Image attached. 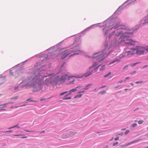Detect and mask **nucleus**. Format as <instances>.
Here are the masks:
<instances>
[{
	"mask_svg": "<svg viewBox=\"0 0 148 148\" xmlns=\"http://www.w3.org/2000/svg\"><path fill=\"white\" fill-rule=\"evenodd\" d=\"M107 22L112 27L110 28V29H113V31L110 33L108 36L110 39L113 35L117 37L115 40L111 42L112 47H116L117 45L125 44L128 45H134V42L131 40H129L127 39L133 34L132 32H124L123 30L130 31L132 29L125 25L121 24V21L118 18H113L112 16H111L107 19L104 21L103 24Z\"/></svg>",
	"mask_w": 148,
	"mask_h": 148,
	"instance_id": "obj_1",
	"label": "nucleus"
},
{
	"mask_svg": "<svg viewBox=\"0 0 148 148\" xmlns=\"http://www.w3.org/2000/svg\"><path fill=\"white\" fill-rule=\"evenodd\" d=\"M44 67L42 66L39 69H34L33 71V75L27 78L25 80L20 83L19 85L22 84H25L23 86V87H32L34 88V92H37L41 90L42 88L43 81L45 78L47 77L46 75L43 76L41 75L45 72V70H42V68Z\"/></svg>",
	"mask_w": 148,
	"mask_h": 148,
	"instance_id": "obj_2",
	"label": "nucleus"
},
{
	"mask_svg": "<svg viewBox=\"0 0 148 148\" xmlns=\"http://www.w3.org/2000/svg\"><path fill=\"white\" fill-rule=\"evenodd\" d=\"M80 38V37H79L77 38L74 42V44H76L75 47L68 49L62 52V56L61 57L62 59H65L70 54L71 55L69 56V57L75 55L81 54L84 53L83 51L78 49L76 48V47L79 45L78 44L76 43V42Z\"/></svg>",
	"mask_w": 148,
	"mask_h": 148,
	"instance_id": "obj_3",
	"label": "nucleus"
},
{
	"mask_svg": "<svg viewBox=\"0 0 148 148\" xmlns=\"http://www.w3.org/2000/svg\"><path fill=\"white\" fill-rule=\"evenodd\" d=\"M109 42L108 41H106L104 44V49L101 52H98L94 53L92 58H96L98 62H101L105 60V56H106L110 53V51L107 54V51L110 48L108 46Z\"/></svg>",
	"mask_w": 148,
	"mask_h": 148,
	"instance_id": "obj_4",
	"label": "nucleus"
},
{
	"mask_svg": "<svg viewBox=\"0 0 148 148\" xmlns=\"http://www.w3.org/2000/svg\"><path fill=\"white\" fill-rule=\"evenodd\" d=\"M134 48H132L131 49V51H126L124 53L120 55L119 56V58H117L112 61V62L110 63L108 65L114 64L116 62H118L121 61V59L122 58L127 56L129 57L131 55H133L135 54V52H134V51H133Z\"/></svg>",
	"mask_w": 148,
	"mask_h": 148,
	"instance_id": "obj_5",
	"label": "nucleus"
},
{
	"mask_svg": "<svg viewBox=\"0 0 148 148\" xmlns=\"http://www.w3.org/2000/svg\"><path fill=\"white\" fill-rule=\"evenodd\" d=\"M133 51L135 52V54L140 56L143 54L145 51L148 52V46L146 47L140 46H136L134 48Z\"/></svg>",
	"mask_w": 148,
	"mask_h": 148,
	"instance_id": "obj_6",
	"label": "nucleus"
},
{
	"mask_svg": "<svg viewBox=\"0 0 148 148\" xmlns=\"http://www.w3.org/2000/svg\"><path fill=\"white\" fill-rule=\"evenodd\" d=\"M147 23H148V15L141 20L139 23L136 26V28L133 31L138 29L142 24L143 25H145Z\"/></svg>",
	"mask_w": 148,
	"mask_h": 148,
	"instance_id": "obj_7",
	"label": "nucleus"
},
{
	"mask_svg": "<svg viewBox=\"0 0 148 148\" xmlns=\"http://www.w3.org/2000/svg\"><path fill=\"white\" fill-rule=\"evenodd\" d=\"M93 73V71H91L90 72H88L81 76H79L78 75L75 76V77L76 78H82L83 77H88L90 76Z\"/></svg>",
	"mask_w": 148,
	"mask_h": 148,
	"instance_id": "obj_8",
	"label": "nucleus"
},
{
	"mask_svg": "<svg viewBox=\"0 0 148 148\" xmlns=\"http://www.w3.org/2000/svg\"><path fill=\"white\" fill-rule=\"evenodd\" d=\"M74 77H75V76H69L67 74H65L62 76L61 80L64 81L67 78L69 80H70Z\"/></svg>",
	"mask_w": 148,
	"mask_h": 148,
	"instance_id": "obj_9",
	"label": "nucleus"
},
{
	"mask_svg": "<svg viewBox=\"0 0 148 148\" xmlns=\"http://www.w3.org/2000/svg\"><path fill=\"white\" fill-rule=\"evenodd\" d=\"M99 24V23H98V24ZM98 24H94L87 27V28L85 29H84V30H83L81 32V34L84 33H85L86 32L88 31L90 29H92L93 27H97L98 26Z\"/></svg>",
	"mask_w": 148,
	"mask_h": 148,
	"instance_id": "obj_10",
	"label": "nucleus"
},
{
	"mask_svg": "<svg viewBox=\"0 0 148 148\" xmlns=\"http://www.w3.org/2000/svg\"><path fill=\"white\" fill-rule=\"evenodd\" d=\"M82 88V86H79L75 88H73L71 89L69 91V94L66 95H65V96H66L69 95L71 94L72 92H75L77 91L78 89L81 88Z\"/></svg>",
	"mask_w": 148,
	"mask_h": 148,
	"instance_id": "obj_11",
	"label": "nucleus"
},
{
	"mask_svg": "<svg viewBox=\"0 0 148 148\" xmlns=\"http://www.w3.org/2000/svg\"><path fill=\"white\" fill-rule=\"evenodd\" d=\"M138 140H135L130 142H129V143L125 144L123 145H121L120 146V148H123V147H125L126 146H128V145L132 144H133L136 142L138 141Z\"/></svg>",
	"mask_w": 148,
	"mask_h": 148,
	"instance_id": "obj_12",
	"label": "nucleus"
},
{
	"mask_svg": "<svg viewBox=\"0 0 148 148\" xmlns=\"http://www.w3.org/2000/svg\"><path fill=\"white\" fill-rule=\"evenodd\" d=\"M98 64L97 62H95L89 68L90 70L92 68H94Z\"/></svg>",
	"mask_w": 148,
	"mask_h": 148,
	"instance_id": "obj_13",
	"label": "nucleus"
},
{
	"mask_svg": "<svg viewBox=\"0 0 148 148\" xmlns=\"http://www.w3.org/2000/svg\"><path fill=\"white\" fill-rule=\"evenodd\" d=\"M101 65H98L96 67L92 70V71H94L95 72H96L98 70V69L99 67Z\"/></svg>",
	"mask_w": 148,
	"mask_h": 148,
	"instance_id": "obj_14",
	"label": "nucleus"
},
{
	"mask_svg": "<svg viewBox=\"0 0 148 148\" xmlns=\"http://www.w3.org/2000/svg\"><path fill=\"white\" fill-rule=\"evenodd\" d=\"M3 78V81L2 82H0V86L2 85V84H3L5 82V77L4 76H1L0 77V78Z\"/></svg>",
	"mask_w": 148,
	"mask_h": 148,
	"instance_id": "obj_15",
	"label": "nucleus"
},
{
	"mask_svg": "<svg viewBox=\"0 0 148 148\" xmlns=\"http://www.w3.org/2000/svg\"><path fill=\"white\" fill-rule=\"evenodd\" d=\"M105 65H103L99 69V70L101 71L103 70L106 69Z\"/></svg>",
	"mask_w": 148,
	"mask_h": 148,
	"instance_id": "obj_16",
	"label": "nucleus"
},
{
	"mask_svg": "<svg viewBox=\"0 0 148 148\" xmlns=\"http://www.w3.org/2000/svg\"><path fill=\"white\" fill-rule=\"evenodd\" d=\"M139 63H140V62H136V63H132L130 64V66H131L132 67H133L135 66L137 64H138Z\"/></svg>",
	"mask_w": 148,
	"mask_h": 148,
	"instance_id": "obj_17",
	"label": "nucleus"
},
{
	"mask_svg": "<svg viewBox=\"0 0 148 148\" xmlns=\"http://www.w3.org/2000/svg\"><path fill=\"white\" fill-rule=\"evenodd\" d=\"M45 81L46 82H50L51 81V77L49 78H46Z\"/></svg>",
	"mask_w": 148,
	"mask_h": 148,
	"instance_id": "obj_18",
	"label": "nucleus"
},
{
	"mask_svg": "<svg viewBox=\"0 0 148 148\" xmlns=\"http://www.w3.org/2000/svg\"><path fill=\"white\" fill-rule=\"evenodd\" d=\"M111 74V72H109V73H108L107 74L105 75L104 76V78H107L109 77V76H110Z\"/></svg>",
	"mask_w": 148,
	"mask_h": 148,
	"instance_id": "obj_19",
	"label": "nucleus"
},
{
	"mask_svg": "<svg viewBox=\"0 0 148 148\" xmlns=\"http://www.w3.org/2000/svg\"><path fill=\"white\" fill-rule=\"evenodd\" d=\"M82 95L81 94L77 95L74 98H80L81 97V96H82Z\"/></svg>",
	"mask_w": 148,
	"mask_h": 148,
	"instance_id": "obj_20",
	"label": "nucleus"
},
{
	"mask_svg": "<svg viewBox=\"0 0 148 148\" xmlns=\"http://www.w3.org/2000/svg\"><path fill=\"white\" fill-rule=\"evenodd\" d=\"M10 103H12V102H10L9 103H5V104H2V105H0V106H3V108L4 107H6V105Z\"/></svg>",
	"mask_w": 148,
	"mask_h": 148,
	"instance_id": "obj_21",
	"label": "nucleus"
},
{
	"mask_svg": "<svg viewBox=\"0 0 148 148\" xmlns=\"http://www.w3.org/2000/svg\"><path fill=\"white\" fill-rule=\"evenodd\" d=\"M18 98V96H17L14 97H12L10 98V99L11 100L14 99V100H17Z\"/></svg>",
	"mask_w": 148,
	"mask_h": 148,
	"instance_id": "obj_22",
	"label": "nucleus"
},
{
	"mask_svg": "<svg viewBox=\"0 0 148 148\" xmlns=\"http://www.w3.org/2000/svg\"><path fill=\"white\" fill-rule=\"evenodd\" d=\"M92 84H88V85H86V86H85V87L84 88V90H87L89 88H88V86H90Z\"/></svg>",
	"mask_w": 148,
	"mask_h": 148,
	"instance_id": "obj_23",
	"label": "nucleus"
},
{
	"mask_svg": "<svg viewBox=\"0 0 148 148\" xmlns=\"http://www.w3.org/2000/svg\"><path fill=\"white\" fill-rule=\"evenodd\" d=\"M59 73H57L56 74L55 73H51L50 74H49L48 75V76H55L56 74H58Z\"/></svg>",
	"mask_w": 148,
	"mask_h": 148,
	"instance_id": "obj_24",
	"label": "nucleus"
},
{
	"mask_svg": "<svg viewBox=\"0 0 148 148\" xmlns=\"http://www.w3.org/2000/svg\"><path fill=\"white\" fill-rule=\"evenodd\" d=\"M109 31V29H106L104 32V35L105 36H106L107 34L108 33Z\"/></svg>",
	"mask_w": 148,
	"mask_h": 148,
	"instance_id": "obj_25",
	"label": "nucleus"
},
{
	"mask_svg": "<svg viewBox=\"0 0 148 148\" xmlns=\"http://www.w3.org/2000/svg\"><path fill=\"white\" fill-rule=\"evenodd\" d=\"M106 93V92L105 90H103L102 91H100L99 92V94H103Z\"/></svg>",
	"mask_w": 148,
	"mask_h": 148,
	"instance_id": "obj_26",
	"label": "nucleus"
},
{
	"mask_svg": "<svg viewBox=\"0 0 148 148\" xmlns=\"http://www.w3.org/2000/svg\"><path fill=\"white\" fill-rule=\"evenodd\" d=\"M71 99V97H65L63 98V100H68V99Z\"/></svg>",
	"mask_w": 148,
	"mask_h": 148,
	"instance_id": "obj_27",
	"label": "nucleus"
},
{
	"mask_svg": "<svg viewBox=\"0 0 148 148\" xmlns=\"http://www.w3.org/2000/svg\"><path fill=\"white\" fill-rule=\"evenodd\" d=\"M67 92H68L67 91L64 92H62V93H60V95H61V96H62V95H64Z\"/></svg>",
	"mask_w": 148,
	"mask_h": 148,
	"instance_id": "obj_28",
	"label": "nucleus"
},
{
	"mask_svg": "<svg viewBox=\"0 0 148 148\" xmlns=\"http://www.w3.org/2000/svg\"><path fill=\"white\" fill-rule=\"evenodd\" d=\"M143 82V81H137L135 82V83L136 84H141Z\"/></svg>",
	"mask_w": 148,
	"mask_h": 148,
	"instance_id": "obj_29",
	"label": "nucleus"
},
{
	"mask_svg": "<svg viewBox=\"0 0 148 148\" xmlns=\"http://www.w3.org/2000/svg\"><path fill=\"white\" fill-rule=\"evenodd\" d=\"M132 127H134L137 125V124L136 123H134L132 124Z\"/></svg>",
	"mask_w": 148,
	"mask_h": 148,
	"instance_id": "obj_30",
	"label": "nucleus"
},
{
	"mask_svg": "<svg viewBox=\"0 0 148 148\" xmlns=\"http://www.w3.org/2000/svg\"><path fill=\"white\" fill-rule=\"evenodd\" d=\"M14 126V128L17 127L18 128H20V127L19 126V125L18 124H17L16 125Z\"/></svg>",
	"mask_w": 148,
	"mask_h": 148,
	"instance_id": "obj_31",
	"label": "nucleus"
},
{
	"mask_svg": "<svg viewBox=\"0 0 148 148\" xmlns=\"http://www.w3.org/2000/svg\"><path fill=\"white\" fill-rule=\"evenodd\" d=\"M128 65H127L125 66L123 68V70H124V69H127V68H128Z\"/></svg>",
	"mask_w": 148,
	"mask_h": 148,
	"instance_id": "obj_32",
	"label": "nucleus"
},
{
	"mask_svg": "<svg viewBox=\"0 0 148 148\" xmlns=\"http://www.w3.org/2000/svg\"><path fill=\"white\" fill-rule=\"evenodd\" d=\"M143 122V120L139 121L138 122V123L139 124H141Z\"/></svg>",
	"mask_w": 148,
	"mask_h": 148,
	"instance_id": "obj_33",
	"label": "nucleus"
},
{
	"mask_svg": "<svg viewBox=\"0 0 148 148\" xmlns=\"http://www.w3.org/2000/svg\"><path fill=\"white\" fill-rule=\"evenodd\" d=\"M66 38L64 40H63L62 41L60 42V43L61 44L64 41H65L66 40L67 38Z\"/></svg>",
	"mask_w": 148,
	"mask_h": 148,
	"instance_id": "obj_34",
	"label": "nucleus"
},
{
	"mask_svg": "<svg viewBox=\"0 0 148 148\" xmlns=\"http://www.w3.org/2000/svg\"><path fill=\"white\" fill-rule=\"evenodd\" d=\"M12 132V130H9V131H6L3 132H4V133H7V132Z\"/></svg>",
	"mask_w": 148,
	"mask_h": 148,
	"instance_id": "obj_35",
	"label": "nucleus"
},
{
	"mask_svg": "<svg viewBox=\"0 0 148 148\" xmlns=\"http://www.w3.org/2000/svg\"><path fill=\"white\" fill-rule=\"evenodd\" d=\"M85 90H84V89H83V90H82L81 91H79L78 92V93H83V92H85Z\"/></svg>",
	"mask_w": 148,
	"mask_h": 148,
	"instance_id": "obj_36",
	"label": "nucleus"
},
{
	"mask_svg": "<svg viewBox=\"0 0 148 148\" xmlns=\"http://www.w3.org/2000/svg\"><path fill=\"white\" fill-rule=\"evenodd\" d=\"M118 144V142H116V143H114L113 144V146H115Z\"/></svg>",
	"mask_w": 148,
	"mask_h": 148,
	"instance_id": "obj_37",
	"label": "nucleus"
},
{
	"mask_svg": "<svg viewBox=\"0 0 148 148\" xmlns=\"http://www.w3.org/2000/svg\"><path fill=\"white\" fill-rule=\"evenodd\" d=\"M19 88V86H16L14 87V90H17L18 89V88Z\"/></svg>",
	"mask_w": 148,
	"mask_h": 148,
	"instance_id": "obj_38",
	"label": "nucleus"
},
{
	"mask_svg": "<svg viewBox=\"0 0 148 148\" xmlns=\"http://www.w3.org/2000/svg\"><path fill=\"white\" fill-rule=\"evenodd\" d=\"M130 132V131L129 130H128L125 132V134L126 135L128 133Z\"/></svg>",
	"mask_w": 148,
	"mask_h": 148,
	"instance_id": "obj_39",
	"label": "nucleus"
},
{
	"mask_svg": "<svg viewBox=\"0 0 148 148\" xmlns=\"http://www.w3.org/2000/svg\"><path fill=\"white\" fill-rule=\"evenodd\" d=\"M108 27V26H104L103 29V31H104V30H105L107 27Z\"/></svg>",
	"mask_w": 148,
	"mask_h": 148,
	"instance_id": "obj_40",
	"label": "nucleus"
},
{
	"mask_svg": "<svg viewBox=\"0 0 148 148\" xmlns=\"http://www.w3.org/2000/svg\"><path fill=\"white\" fill-rule=\"evenodd\" d=\"M123 133H120V134H116V136H117L118 135H120L122 136H123Z\"/></svg>",
	"mask_w": 148,
	"mask_h": 148,
	"instance_id": "obj_41",
	"label": "nucleus"
},
{
	"mask_svg": "<svg viewBox=\"0 0 148 148\" xmlns=\"http://www.w3.org/2000/svg\"><path fill=\"white\" fill-rule=\"evenodd\" d=\"M70 133L71 134L73 135H75L76 134V133L75 132H70Z\"/></svg>",
	"mask_w": 148,
	"mask_h": 148,
	"instance_id": "obj_42",
	"label": "nucleus"
},
{
	"mask_svg": "<svg viewBox=\"0 0 148 148\" xmlns=\"http://www.w3.org/2000/svg\"><path fill=\"white\" fill-rule=\"evenodd\" d=\"M136 71H134L133 72L131 73V75H133L134 74H135L136 73Z\"/></svg>",
	"mask_w": 148,
	"mask_h": 148,
	"instance_id": "obj_43",
	"label": "nucleus"
},
{
	"mask_svg": "<svg viewBox=\"0 0 148 148\" xmlns=\"http://www.w3.org/2000/svg\"><path fill=\"white\" fill-rule=\"evenodd\" d=\"M28 61V59L26 60L24 62H23L22 63L23 64H24L25 63V62H27Z\"/></svg>",
	"mask_w": 148,
	"mask_h": 148,
	"instance_id": "obj_44",
	"label": "nucleus"
},
{
	"mask_svg": "<svg viewBox=\"0 0 148 148\" xmlns=\"http://www.w3.org/2000/svg\"><path fill=\"white\" fill-rule=\"evenodd\" d=\"M20 138H27V136H23V137H21Z\"/></svg>",
	"mask_w": 148,
	"mask_h": 148,
	"instance_id": "obj_45",
	"label": "nucleus"
},
{
	"mask_svg": "<svg viewBox=\"0 0 148 148\" xmlns=\"http://www.w3.org/2000/svg\"><path fill=\"white\" fill-rule=\"evenodd\" d=\"M26 106V104H24V105H21V106H17V107H16V108H18V107H23V106Z\"/></svg>",
	"mask_w": 148,
	"mask_h": 148,
	"instance_id": "obj_46",
	"label": "nucleus"
},
{
	"mask_svg": "<svg viewBox=\"0 0 148 148\" xmlns=\"http://www.w3.org/2000/svg\"><path fill=\"white\" fill-rule=\"evenodd\" d=\"M10 74L12 75H13V73L12 72V70H10Z\"/></svg>",
	"mask_w": 148,
	"mask_h": 148,
	"instance_id": "obj_47",
	"label": "nucleus"
},
{
	"mask_svg": "<svg viewBox=\"0 0 148 148\" xmlns=\"http://www.w3.org/2000/svg\"><path fill=\"white\" fill-rule=\"evenodd\" d=\"M130 77H126L125 78V80H124V81H125V80H127V79H130Z\"/></svg>",
	"mask_w": 148,
	"mask_h": 148,
	"instance_id": "obj_48",
	"label": "nucleus"
},
{
	"mask_svg": "<svg viewBox=\"0 0 148 148\" xmlns=\"http://www.w3.org/2000/svg\"><path fill=\"white\" fill-rule=\"evenodd\" d=\"M119 139V137H117L116 138H114V140H118Z\"/></svg>",
	"mask_w": 148,
	"mask_h": 148,
	"instance_id": "obj_49",
	"label": "nucleus"
},
{
	"mask_svg": "<svg viewBox=\"0 0 148 148\" xmlns=\"http://www.w3.org/2000/svg\"><path fill=\"white\" fill-rule=\"evenodd\" d=\"M65 64V62H64L61 66V68H62V67H63L64 66V65Z\"/></svg>",
	"mask_w": 148,
	"mask_h": 148,
	"instance_id": "obj_50",
	"label": "nucleus"
},
{
	"mask_svg": "<svg viewBox=\"0 0 148 148\" xmlns=\"http://www.w3.org/2000/svg\"><path fill=\"white\" fill-rule=\"evenodd\" d=\"M148 66V65H145V66H143V67H142V69H144L145 68L147 67Z\"/></svg>",
	"mask_w": 148,
	"mask_h": 148,
	"instance_id": "obj_51",
	"label": "nucleus"
},
{
	"mask_svg": "<svg viewBox=\"0 0 148 148\" xmlns=\"http://www.w3.org/2000/svg\"><path fill=\"white\" fill-rule=\"evenodd\" d=\"M34 101L33 100H31L30 99H29L26 100V101Z\"/></svg>",
	"mask_w": 148,
	"mask_h": 148,
	"instance_id": "obj_52",
	"label": "nucleus"
},
{
	"mask_svg": "<svg viewBox=\"0 0 148 148\" xmlns=\"http://www.w3.org/2000/svg\"><path fill=\"white\" fill-rule=\"evenodd\" d=\"M45 132V131H44H44H41L40 132H39V133H40V134H41V133H44V132Z\"/></svg>",
	"mask_w": 148,
	"mask_h": 148,
	"instance_id": "obj_53",
	"label": "nucleus"
},
{
	"mask_svg": "<svg viewBox=\"0 0 148 148\" xmlns=\"http://www.w3.org/2000/svg\"><path fill=\"white\" fill-rule=\"evenodd\" d=\"M13 128H14V126H13L12 127H10L8 128V129L10 130V129H12Z\"/></svg>",
	"mask_w": 148,
	"mask_h": 148,
	"instance_id": "obj_54",
	"label": "nucleus"
},
{
	"mask_svg": "<svg viewBox=\"0 0 148 148\" xmlns=\"http://www.w3.org/2000/svg\"><path fill=\"white\" fill-rule=\"evenodd\" d=\"M13 128H14V126H13L12 127H10L8 128V129L10 130V129H12Z\"/></svg>",
	"mask_w": 148,
	"mask_h": 148,
	"instance_id": "obj_55",
	"label": "nucleus"
},
{
	"mask_svg": "<svg viewBox=\"0 0 148 148\" xmlns=\"http://www.w3.org/2000/svg\"><path fill=\"white\" fill-rule=\"evenodd\" d=\"M24 131H26L27 132H34V131H30L28 130H24Z\"/></svg>",
	"mask_w": 148,
	"mask_h": 148,
	"instance_id": "obj_56",
	"label": "nucleus"
},
{
	"mask_svg": "<svg viewBox=\"0 0 148 148\" xmlns=\"http://www.w3.org/2000/svg\"><path fill=\"white\" fill-rule=\"evenodd\" d=\"M103 148H108V145H106Z\"/></svg>",
	"mask_w": 148,
	"mask_h": 148,
	"instance_id": "obj_57",
	"label": "nucleus"
},
{
	"mask_svg": "<svg viewBox=\"0 0 148 148\" xmlns=\"http://www.w3.org/2000/svg\"><path fill=\"white\" fill-rule=\"evenodd\" d=\"M53 48H54V47H51L49 49H48L47 50L49 51V50H50V49H52Z\"/></svg>",
	"mask_w": 148,
	"mask_h": 148,
	"instance_id": "obj_58",
	"label": "nucleus"
},
{
	"mask_svg": "<svg viewBox=\"0 0 148 148\" xmlns=\"http://www.w3.org/2000/svg\"><path fill=\"white\" fill-rule=\"evenodd\" d=\"M61 45V44L60 43V42H59V43H58L57 45L58 47H59V46L60 45Z\"/></svg>",
	"mask_w": 148,
	"mask_h": 148,
	"instance_id": "obj_59",
	"label": "nucleus"
},
{
	"mask_svg": "<svg viewBox=\"0 0 148 148\" xmlns=\"http://www.w3.org/2000/svg\"><path fill=\"white\" fill-rule=\"evenodd\" d=\"M23 135H19V134H16V135H14V136H22Z\"/></svg>",
	"mask_w": 148,
	"mask_h": 148,
	"instance_id": "obj_60",
	"label": "nucleus"
},
{
	"mask_svg": "<svg viewBox=\"0 0 148 148\" xmlns=\"http://www.w3.org/2000/svg\"><path fill=\"white\" fill-rule=\"evenodd\" d=\"M106 87V86H103L100 87V89Z\"/></svg>",
	"mask_w": 148,
	"mask_h": 148,
	"instance_id": "obj_61",
	"label": "nucleus"
},
{
	"mask_svg": "<svg viewBox=\"0 0 148 148\" xmlns=\"http://www.w3.org/2000/svg\"><path fill=\"white\" fill-rule=\"evenodd\" d=\"M18 71H15V74H18Z\"/></svg>",
	"mask_w": 148,
	"mask_h": 148,
	"instance_id": "obj_62",
	"label": "nucleus"
},
{
	"mask_svg": "<svg viewBox=\"0 0 148 148\" xmlns=\"http://www.w3.org/2000/svg\"><path fill=\"white\" fill-rule=\"evenodd\" d=\"M130 84L132 86H133L134 85V84H133L132 83H131Z\"/></svg>",
	"mask_w": 148,
	"mask_h": 148,
	"instance_id": "obj_63",
	"label": "nucleus"
},
{
	"mask_svg": "<svg viewBox=\"0 0 148 148\" xmlns=\"http://www.w3.org/2000/svg\"><path fill=\"white\" fill-rule=\"evenodd\" d=\"M122 82H123V81L122 80L121 81L119 82V83H122Z\"/></svg>",
	"mask_w": 148,
	"mask_h": 148,
	"instance_id": "obj_64",
	"label": "nucleus"
}]
</instances>
